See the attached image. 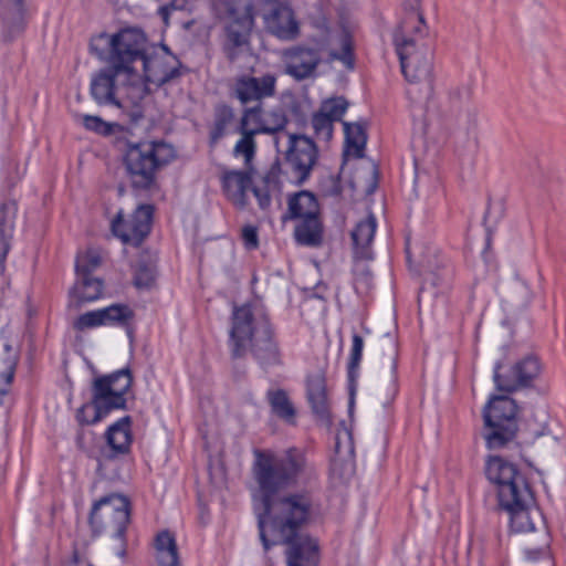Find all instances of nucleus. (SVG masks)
<instances>
[{"instance_id":"27","label":"nucleus","mask_w":566,"mask_h":566,"mask_svg":"<svg viewBox=\"0 0 566 566\" xmlns=\"http://www.w3.org/2000/svg\"><path fill=\"white\" fill-rule=\"evenodd\" d=\"M403 10L405 17L394 34L424 36L427 25L421 11V0H405Z\"/></svg>"},{"instance_id":"45","label":"nucleus","mask_w":566,"mask_h":566,"mask_svg":"<svg viewBox=\"0 0 566 566\" xmlns=\"http://www.w3.org/2000/svg\"><path fill=\"white\" fill-rule=\"evenodd\" d=\"M471 91L469 87H455L450 91L449 103L468 104L471 102Z\"/></svg>"},{"instance_id":"15","label":"nucleus","mask_w":566,"mask_h":566,"mask_svg":"<svg viewBox=\"0 0 566 566\" xmlns=\"http://www.w3.org/2000/svg\"><path fill=\"white\" fill-rule=\"evenodd\" d=\"M317 158L316 146L305 136L290 135L285 161L298 182L304 181L311 174Z\"/></svg>"},{"instance_id":"33","label":"nucleus","mask_w":566,"mask_h":566,"mask_svg":"<svg viewBox=\"0 0 566 566\" xmlns=\"http://www.w3.org/2000/svg\"><path fill=\"white\" fill-rule=\"evenodd\" d=\"M271 412L287 424H295L296 409L286 391L270 389L266 394Z\"/></svg>"},{"instance_id":"21","label":"nucleus","mask_w":566,"mask_h":566,"mask_svg":"<svg viewBox=\"0 0 566 566\" xmlns=\"http://www.w3.org/2000/svg\"><path fill=\"white\" fill-rule=\"evenodd\" d=\"M533 504V494L530 491V500L525 502H521L516 497V503L512 505H501L510 513V525L511 530L515 533H528L537 530V526L541 527L542 533L544 534V524L541 516L539 511L536 507L532 506Z\"/></svg>"},{"instance_id":"36","label":"nucleus","mask_w":566,"mask_h":566,"mask_svg":"<svg viewBox=\"0 0 566 566\" xmlns=\"http://www.w3.org/2000/svg\"><path fill=\"white\" fill-rule=\"evenodd\" d=\"M129 424L130 418L124 417L109 427L106 437L113 450L125 452L128 449L132 441Z\"/></svg>"},{"instance_id":"30","label":"nucleus","mask_w":566,"mask_h":566,"mask_svg":"<svg viewBox=\"0 0 566 566\" xmlns=\"http://www.w3.org/2000/svg\"><path fill=\"white\" fill-rule=\"evenodd\" d=\"M307 397L313 412L324 423L329 422V403L325 380L321 375L311 377L307 381Z\"/></svg>"},{"instance_id":"34","label":"nucleus","mask_w":566,"mask_h":566,"mask_svg":"<svg viewBox=\"0 0 566 566\" xmlns=\"http://www.w3.org/2000/svg\"><path fill=\"white\" fill-rule=\"evenodd\" d=\"M346 108H331L328 112L316 111L311 118V126L318 139L328 140L333 134L334 122L337 120Z\"/></svg>"},{"instance_id":"6","label":"nucleus","mask_w":566,"mask_h":566,"mask_svg":"<svg viewBox=\"0 0 566 566\" xmlns=\"http://www.w3.org/2000/svg\"><path fill=\"white\" fill-rule=\"evenodd\" d=\"M213 8L224 21V51L230 60H234L239 51L249 44L254 27L253 0H214Z\"/></svg>"},{"instance_id":"10","label":"nucleus","mask_w":566,"mask_h":566,"mask_svg":"<svg viewBox=\"0 0 566 566\" xmlns=\"http://www.w3.org/2000/svg\"><path fill=\"white\" fill-rule=\"evenodd\" d=\"M291 219L298 220L295 227V239L298 243L316 247L322 241V223L319 206L316 197L310 191H300L289 200Z\"/></svg>"},{"instance_id":"4","label":"nucleus","mask_w":566,"mask_h":566,"mask_svg":"<svg viewBox=\"0 0 566 566\" xmlns=\"http://www.w3.org/2000/svg\"><path fill=\"white\" fill-rule=\"evenodd\" d=\"M175 157L172 145L163 140L128 144L124 163L133 187L151 189L156 185L158 170L171 163Z\"/></svg>"},{"instance_id":"14","label":"nucleus","mask_w":566,"mask_h":566,"mask_svg":"<svg viewBox=\"0 0 566 566\" xmlns=\"http://www.w3.org/2000/svg\"><path fill=\"white\" fill-rule=\"evenodd\" d=\"M90 520L92 524L112 527L116 535L122 536L129 522L127 499L118 494L102 497L93 505Z\"/></svg>"},{"instance_id":"31","label":"nucleus","mask_w":566,"mask_h":566,"mask_svg":"<svg viewBox=\"0 0 566 566\" xmlns=\"http://www.w3.org/2000/svg\"><path fill=\"white\" fill-rule=\"evenodd\" d=\"M345 151L346 157L361 158L367 142L365 124L361 122H344Z\"/></svg>"},{"instance_id":"37","label":"nucleus","mask_w":566,"mask_h":566,"mask_svg":"<svg viewBox=\"0 0 566 566\" xmlns=\"http://www.w3.org/2000/svg\"><path fill=\"white\" fill-rule=\"evenodd\" d=\"M240 133L241 138L237 142L233 155L235 157H242L244 159L245 168L253 169L252 168V160L255 155L256 144L254 140V136L256 133L254 132H248L244 128V124L240 123Z\"/></svg>"},{"instance_id":"44","label":"nucleus","mask_w":566,"mask_h":566,"mask_svg":"<svg viewBox=\"0 0 566 566\" xmlns=\"http://www.w3.org/2000/svg\"><path fill=\"white\" fill-rule=\"evenodd\" d=\"M510 289L512 290L514 295H510L505 290H503V295L507 300H514L516 295L522 304L527 303L530 291L527 285L523 281L514 279L510 284Z\"/></svg>"},{"instance_id":"40","label":"nucleus","mask_w":566,"mask_h":566,"mask_svg":"<svg viewBox=\"0 0 566 566\" xmlns=\"http://www.w3.org/2000/svg\"><path fill=\"white\" fill-rule=\"evenodd\" d=\"M102 263V256L98 250L87 249L84 252H80L75 261L76 274H87L96 270Z\"/></svg>"},{"instance_id":"46","label":"nucleus","mask_w":566,"mask_h":566,"mask_svg":"<svg viewBox=\"0 0 566 566\" xmlns=\"http://www.w3.org/2000/svg\"><path fill=\"white\" fill-rule=\"evenodd\" d=\"M242 239L247 249H255L258 247V232L252 226L242 229Z\"/></svg>"},{"instance_id":"48","label":"nucleus","mask_w":566,"mask_h":566,"mask_svg":"<svg viewBox=\"0 0 566 566\" xmlns=\"http://www.w3.org/2000/svg\"><path fill=\"white\" fill-rule=\"evenodd\" d=\"M354 272L356 275V282L363 283L366 286H368L369 280H370V272H369L367 265L363 262H357L355 264Z\"/></svg>"},{"instance_id":"29","label":"nucleus","mask_w":566,"mask_h":566,"mask_svg":"<svg viewBox=\"0 0 566 566\" xmlns=\"http://www.w3.org/2000/svg\"><path fill=\"white\" fill-rule=\"evenodd\" d=\"M376 228L377 223L373 214L367 216L356 224L352 231V239L356 258L361 260L371 259V251L369 247L373 242Z\"/></svg>"},{"instance_id":"28","label":"nucleus","mask_w":566,"mask_h":566,"mask_svg":"<svg viewBox=\"0 0 566 566\" xmlns=\"http://www.w3.org/2000/svg\"><path fill=\"white\" fill-rule=\"evenodd\" d=\"M122 74H115L114 69L99 72L91 84V92L96 103L111 104L122 106L117 98V90L115 87V77Z\"/></svg>"},{"instance_id":"39","label":"nucleus","mask_w":566,"mask_h":566,"mask_svg":"<svg viewBox=\"0 0 566 566\" xmlns=\"http://www.w3.org/2000/svg\"><path fill=\"white\" fill-rule=\"evenodd\" d=\"M338 43L340 46V51L332 50L331 57L333 60L340 61L348 70L354 69V63H355L354 54H353L354 42H353V36L348 30H346V29L342 30L339 38H338Z\"/></svg>"},{"instance_id":"20","label":"nucleus","mask_w":566,"mask_h":566,"mask_svg":"<svg viewBox=\"0 0 566 566\" xmlns=\"http://www.w3.org/2000/svg\"><path fill=\"white\" fill-rule=\"evenodd\" d=\"M241 123L248 132L272 134L285 126L286 116L283 108H247Z\"/></svg>"},{"instance_id":"2","label":"nucleus","mask_w":566,"mask_h":566,"mask_svg":"<svg viewBox=\"0 0 566 566\" xmlns=\"http://www.w3.org/2000/svg\"><path fill=\"white\" fill-rule=\"evenodd\" d=\"M229 346L233 357H242L251 352L262 363H274L277 358V347L268 317L250 304L233 308Z\"/></svg>"},{"instance_id":"18","label":"nucleus","mask_w":566,"mask_h":566,"mask_svg":"<svg viewBox=\"0 0 566 566\" xmlns=\"http://www.w3.org/2000/svg\"><path fill=\"white\" fill-rule=\"evenodd\" d=\"M282 59L285 73L298 81L313 76L321 63L318 51L305 46H294L284 50Z\"/></svg>"},{"instance_id":"53","label":"nucleus","mask_w":566,"mask_h":566,"mask_svg":"<svg viewBox=\"0 0 566 566\" xmlns=\"http://www.w3.org/2000/svg\"><path fill=\"white\" fill-rule=\"evenodd\" d=\"M337 467H338V462L336 460L333 461V463H332V473L334 475L337 474Z\"/></svg>"},{"instance_id":"32","label":"nucleus","mask_w":566,"mask_h":566,"mask_svg":"<svg viewBox=\"0 0 566 566\" xmlns=\"http://www.w3.org/2000/svg\"><path fill=\"white\" fill-rule=\"evenodd\" d=\"M15 212L17 208L13 201L8 200L0 203V266H2L10 248Z\"/></svg>"},{"instance_id":"9","label":"nucleus","mask_w":566,"mask_h":566,"mask_svg":"<svg viewBox=\"0 0 566 566\" xmlns=\"http://www.w3.org/2000/svg\"><path fill=\"white\" fill-rule=\"evenodd\" d=\"M485 473L490 482L497 486V496L501 505L530 500V486L516 467L501 457H490L486 461Z\"/></svg>"},{"instance_id":"26","label":"nucleus","mask_w":566,"mask_h":566,"mask_svg":"<svg viewBox=\"0 0 566 566\" xmlns=\"http://www.w3.org/2000/svg\"><path fill=\"white\" fill-rule=\"evenodd\" d=\"M77 280L69 292L70 304L80 307L98 300L103 294V282L87 274H76Z\"/></svg>"},{"instance_id":"16","label":"nucleus","mask_w":566,"mask_h":566,"mask_svg":"<svg viewBox=\"0 0 566 566\" xmlns=\"http://www.w3.org/2000/svg\"><path fill=\"white\" fill-rule=\"evenodd\" d=\"M153 208L148 205L139 206L129 220H124L122 212L112 222L113 233L125 243L138 245L149 233Z\"/></svg>"},{"instance_id":"8","label":"nucleus","mask_w":566,"mask_h":566,"mask_svg":"<svg viewBox=\"0 0 566 566\" xmlns=\"http://www.w3.org/2000/svg\"><path fill=\"white\" fill-rule=\"evenodd\" d=\"M482 436L489 449H501L513 442L517 426L516 405L507 396H494L483 408Z\"/></svg>"},{"instance_id":"23","label":"nucleus","mask_w":566,"mask_h":566,"mask_svg":"<svg viewBox=\"0 0 566 566\" xmlns=\"http://www.w3.org/2000/svg\"><path fill=\"white\" fill-rule=\"evenodd\" d=\"M0 23L6 42L18 38L25 27L24 0H0Z\"/></svg>"},{"instance_id":"24","label":"nucleus","mask_w":566,"mask_h":566,"mask_svg":"<svg viewBox=\"0 0 566 566\" xmlns=\"http://www.w3.org/2000/svg\"><path fill=\"white\" fill-rule=\"evenodd\" d=\"M253 169L243 171L231 170L223 174L222 182L228 198L238 207L244 208L248 203L247 191L252 184Z\"/></svg>"},{"instance_id":"11","label":"nucleus","mask_w":566,"mask_h":566,"mask_svg":"<svg viewBox=\"0 0 566 566\" xmlns=\"http://www.w3.org/2000/svg\"><path fill=\"white\" fill-rule=\"evenodd\" d=\"M136 70L129 80L132 85H143L145 82L163 85L180 75L181 63L166 45L146 52L142 61H138Z\"/></svg>"},{"instance_id":"41","label":"nucleus","mask_w":566,"mask_h":566,"mask_svg":"<svg viewBox=\"0 0 566 566\" xmlns=\"http://www.w3.org/2000/svg\"><path fill=\"white\" fill-rule=\"evenodd\" d=\"M73 326L77 331H85L88 328L105 326L101 308L95 310V311H90V312H86V313L80 315L74 321Z\"/></svg>"},{"instance_id":"19","label":"nucleus","mask_w":566,"mask_h":566,"mask_svg":"<svg viewBox=\"0 0 566 566\" xmlns=\"http://www.w3.org/2000/svg\"><path fill=\"white\" fill-rule=\"evenodd\" d=\"M281 544L286 545L287 566H317L318 544L310 535L301 532L279 545Z\"/></svg>"},{"instance_id":"13","label":"nucleus","mask_w":566,"mask_h":566,"mask_svg":"<svg viewBox=\"0 0 566 566\" xmlns=\"http://www.w3.org/2000/svg\"><path fill=\"white\" fill-rule=\"evenodd\" d=\"M262 18L265 30L282 41H294L301 34V23L292 7L284 1L266 0Z\"/></svg>"},{"instance_id":"42","label":"nucleus","mask_w":566,"mask_h":566,"mask_svg":"<svg viewBox=\"0 0 566 566\" xmlns=\"http://www.w3.org/2000/svg\"><path fill=\"white\" fill-rule=\"evenodd\" d=\"M155 280V269L150 264L140 263L135 270L134 282L137 287H149Z\"/></svg>"},{"instance_id":"38","label":"nucleus","mask_w":566,"mask_h":566,"mask_svg":"<svg viewBox=\"0 0 566 566\" xmlns=\"http://www.w3.org/2000/svg\"><path fill=\"white\" fill-rule=\"evenodd\" d=\"M104 325H126L134 317L133 310L125 304H112L101 308Z\"/></svg>"},{"instance_id":"43","label":"nucleus","mask_w":566,"mask_h":566,"mask_svg":"<svg viewBox=\"0 0 566 566\" xmlns=\"http://www.w3.org/2000/svg\"><path fill=\"white\" fill-rule=\"evenodd\" d=\"M364 348V339L357 334L353 335V346L349 357L348 373L349 376L353 377L354 373L358 369L359 363L361 360Z\"/></svg>"},{"instance_id":"35","label":"nucleus","mask_w":566,"mask_h":566,"mask_svg":"<svg viewBox=\"0 0 566 566\" xmlns=\"http://www.w3.org/2000/svg\"><path fill=\"white\" fill-rule=\"evenodd\" d=\"M159 566H178V552L175 537L168 531L158 533L155 539Z\"/></svg>"},{"instance_id":"25","label":"nucleus","mask_w":566,"mask_h":566,"mask_svg":"<svg viewBox=\"0 0 566 566\" xmlns=\"http://www.w3.org/2000/svg\"><path fill=\"white\" fill-rule=\"evenodd\" d=\"M19 360V352L12 342L0 337V403L8 394Z\"/></svg>"},{"instance_id":"50","label":"nucleus","mask_w":566,"mask_h":566,"mask_svg":"<svg viewBox=\"0 0 566 566\" xmlns=\"http://www.w3.org/2000/svg\"><path fill=\"white\" fill-rule=\"evenodd\" d=\"M348 104H349V102L347 99H345V97H343V96H334V97L327 98L323 103V106H337V107H340V106H348Z\"/></svg>"},{"instance_id":"47","label":"nucleus","mask_w":566,"mask_h":566,"mask_svg":"<svg viewBox=\"0 0 566 566\" xmlns=\"http://www.w3.org/2000/svg\"><path fill=\"white\" fill-rule=\"evenodd\" d=\"M188 4H189V0H171L168 4H166L159 9V13L163 17V19L165 20V22H167L168 14L170 11L185 10L188 7Z\"/></svg>"},{"instance_id":"12","label":"nucleus","mask_w":566,"mask_h":566,"mask_svg":"<svg viewBox=\"0 0 566 566\" xmlns=\"http://www.w3.org/2000/svg\"><path fill=\"white\" fill-rule=\"evenodd\" d=\"M146 109L147 108H126L124 115L129 119L128 123L107 122L95 115H76L75 118L86 129L103 136H109L124 130H140L147 133L156 125V119L154 115L146 114Z\"/></svg>"},{"instance_id":"55","label":"nucleus","mask_w":566,"mask_h":566,"mask_svg":"<svg viewBox=\"0 0 566 566\" xmlns=\"http://www.w3.org/2000/svg\"><path fill=\"white\" fill-rule=\"evenodd\" d=\"M222 129V125H218V130H221Z\"/></svg>"},{"instance_id":"7","label":"nucleus","mask_w":566,"mask_h":566,"mask_svg":"<svg viewBox=\"0 0 566 566\" xmlns=\"http://www.w3.org/2000/svg\"><path fill=\"white\" fill-rule=\"evenodd\" d=\"M419 35L394 34V43L399 55L401 71L409 82L422 83L424 97H415V103H431L432 52L424 44H417Z\"/></svg>"},{"instance_id":"22","label":"nucleus","mask_w":566,"mask_h":566,"mask_svg":"<svg viewBox=\"0 0 566 566\" xmlns=\"http://www.w3.org/2000/svg\"><path fill=\"white\" fill-rule=\"evenodd\" d=\"M276 78L272 74L260 77L243 76L235 82L234 93L238 99L245 103L261 102L275 93Z\"/></svg>"},{"instance_id":"1","label":"nucleus","mask_w":566,"mask_h":566,"mask_svg":"<svg viewBox=\"0 0 566 566\" xmlns=\"http://www.w3.org/2000/svg\"><path fill=\"white\" fill-rule=\"evenodd\" d=\"M251 489L258 520L259 538L265 554L282 541L312 523L318 515L313 495L304 490L289 491L306 472L303 453L290 449L284 453L255 450Z\"/></svg>"},{"instance_id":"49","label":"nucleus","mask_w":566,"mask_h":566,"mask_svg":"<svg viewBox=\"0 0 566 566\" xmlns=\"http://www.w3.org/2000/svg\"><path fill=\"white\" fill-rule=\"evenodd\" d=\"M252 192L255 196V198L258 199L259 206L262 209H265L270 206L271 198H270L269 191L266 189H262V188L255 186L252 188Z\"/></svg>"},{"instance_id":"52","label":"nucleus","mask_w":566,"mask_h":566,"mask_svg":"<svg viewBox=\"0 0 566 566\" xmlns=\"http://www.w3.org/2000/svg\"><path fill=\"white\" fill-rule=\"evenodd\" d=\"M386 338H387V343L390 346L391 352H392V356H391V360H392V363H391V371L394 373L395 369H396L395 342H394V338L389 334L386 335Z\"/></svg>"},{"instance_id":"51","label":"nucleus","mask_w":566,"mask_h":566,"mask_svg":"<svg viewBox=\"0 0 566 566\" xmlns=\"http://www.w3.org/2000/svg\"><path fill=\"white\" fill-rule=\"evenodd\" d=\"M366 171L371 179V185L368 186L367 191H371L375 187V179H376V175H377L376 166L373 163H369L366 167Z\"/></svg>"},{"instance_id":"54","label":"nucleus","mask_w":566,"mask_h":566,"mask_svg":"<svg viewBox=\"0 0 566 566\" xmlns=\"http://www.w3.org/2000/svg\"><path fill=\"white\" fill-rule=\"evenodd\" d=\"M338 439H339V438L337 437V440H338ZM338 448H339V443H338V441H337V442H336V449L338 450Z\"/></svg>"},{"instance_id":"17","label":"nucleus","mask_w":566,"mask_h":566,"mask_svg":"<svg viewBox=\"0 0 566 566\" xmlns=\"http://www.w3.org/2000/svg\"><path fill=\"white\" fill-rule=\"evenodd\" d=\"M500 366L494 370V382L500 390L513 391L521 387H528L539 377L543 370V364L534 354H527L518 359L511 369L512 379L505 384L501 382Z\"/></svg>"},{"instance_id":"5","label":"nucleus","mask_w":566,"mask_h":566,"mask_svg":"<svg viewBox=\"0 0 566 566\" xmlns=\"http://www.w3.org/2000/svg\"><path fill=\"white\" fill-rule=\"evenodd\" d=\"M132 386L128 369L97 377L92 387V407L86 405L77 411L81 423H95L113 409H122L126 405L125 395Z\"/></svg>"},{"instance_id":"3","label":"nucleus","mask_w":566,"mask_h":566,"mask_svg":"<svg viewBox=\"0 0 566 566\" xmlns=\"http://www.w3.org/2000/svg\"><path fill=\"white\" fill-rule=\"evenodd\" d=\"M147 39L137 29H124L115 34L102 32L91 39L90 51L101 61L107 62L115 74L132 78L138 61L147 52Z\"/></svg>"}]
</instances>
